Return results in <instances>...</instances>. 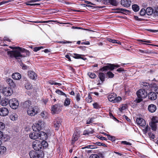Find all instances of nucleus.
I'll return each instance as SVG.
<instances>
[{"mask_svg":"<svg viewBox=\"0 0 158 158\" xmlns=\"http://www.w3.org/2000/svg\"><path fill=\"white\" fill-rule=\"evenodd\" d=\"M10 48L13 49V50L8 51L7 54L11 57H15L18 59L20 57H25L29 55V52L24 48H22L19 47H10Z\"/></svg>","mask_w":158,"mask_h":158,"instance_id":"1","label":"nucleus"},{"mask_svg":"<svg viewBox=\"0 0 158 158\" xmlns=\"http://www.w3.org/2000/svg\"><path fill=\"white\" fill-rule=\"evenodd\" d=\"M138 98L136 99L137 102L139 103L142 101L143 98H146L148 95L146 90L143 89H139L136 92Z\"/></svg>","mask_w":158,"mask_h":158,"instance_id":"2","label":"nucleus"},{"mask_svg":"<svg viewBox=\"0 0 158 158\" xmlns=\"http://www.w3.org/2000/svg\"><path fill=\"white\" fill-rule=\"evenodd\" d=\"M39 109L36 106H32L27 109V114L31 116H34L38 113Z\"/></svg>","mask_w":158,"mask_h":158,"instance_id":"3","label":"nucleus"},{"mask_svg":"<svg viewBox=\"0 0 158 158\" xmlns=\"http://www.w3.org/2000/svg\"><path fill=\"white\" fill-rule=\"evenodd\" d=\"M51 113L52 114H58L61 110V107L60 104H56L52 106Z\"/></svg>","mask_w":158,"mask_h":158,"instance_id":"4","label":"nucleus"},{"mask_svg":"<svg viewBox=\"0 0 158 158\" xmlns=\"http://www.w3.org/2000/svg\"><path fill=\"white\" fill-rule=\"evenodd\" d=\"M2 93L6 96H10L13 93V91L11 88L10 87H4L2 90Z\"/></svg>","mask_w":158,"mask_h":158,"instance_id":"5","label":"nucleus"},{"mask_svg":"<svg viewBox=\"0 0 158 158\" xmlns=\"http://www.w3.org/2000/svg\"><path fill=\"white\" fill-rule=\"evenodd\" d=\"M9 105L12 109H15L18 108L19 103L18 100L15 98H12L9 101Z\"/></svg>","mask_w":158,"mask_h":158,"instance_id":"6","label":"nucleus"},{"mask_svg":"<svg viewBox=\"0 0 158 158\" xmlns=\"http://www.w3.org/2000/svg\"><path fill=\"white\" fill-rule=\"evenodd\" d=\"M44 123L41 120H39L38 123L35 124L34 126L32 127L34 131H40L42 128V127L44 126Z\"/></svg>","mask_w":158,"mask_h":158,"instance_id":"7","label":"nucleus"},{"mask_svg":"<svg viewBox=\"0 0 158 158\" xmlns=\"http://www.w3.org/2000/svg\"><path fill=\"white\" fill-rule=\"evenodd\" d=\"M32 147L36 151H37L41 148L42 145L40 141L35 140L33 143Z\"/></svg>","mask_w":158,"mask_h":158,"instance_id":"8","label":"nucleus"},{"mask_svg":"<svg viewBox=\"0 0 158 158\" xmlns=\"http://www.w3.org/2000/svg\"><path fill=\"white\" fill-rule=\"evenodd\" d=\"M31 158H39L40 157V152L39 151H31L29 153Z\"/></svg>","mask_w":158,"mask_h":158,"instance_id":"9","label":"nucleus"},{"mask_svg":"<svg viewBox=\"0 0 158 158\" xmlns=\"http://www.w3.org/2000/svg\"><path fill=\"white\" fill-rule=\"evenodd\" d=\"M61 120L59 117H57L54 119L53 123L54 127L59 128L61 125Z\"/></svg>","mask_w":158,"mask_h":158,"instance_id":"10","label":"nucleus"},{"mask_svg":"<svg viewBox=\"0 0 158 158\" xmlns=\"http://www.w3.org/2000/svg\"><path fill=\"white\" fill-rule=\"evenodd\" d=\"M148 95L149 99L152 100H155L157 98V95L154 92H150L148 94Z\"/></svg>","mask_w":158,"mask_h":158,"instance_id":"11","label":"nucleus"},{"mask_svg":"<svg viewBox=\"0 0 158 158\" xmlns=\"http://www.w3.org/2000/svg\"><path fill=\"white\" fill-rule=\"evenodd\" d=\"M9 112L8 110L5 107H3L0 109V115L5 116L8 114Z\"/></svg>","mask_w":158,"mask_h":158,"instance_id":"12","label":"nucleus"},{"mask_svg":"<svg viewBox=\"0 0 158 158\" xmlns=\"http://www.w3.org/2000/svg\"><path fill=\"white\" fill-rule=\"evenodd\" d=\"M121 2L122 5L128 7L130 6L131 2L130 0H121Z\"/></svg>","mask_w":158,"mask_h":158,"instance_id":"13","label":"nucleus"},{"mask_svg":"<svg viewBox=\"0 0 158 158\" xmlns=\"http://www.w3.org/2000/svg\"><path fill=\"white\" fill-rule=\"evenodd\" d=\"M136 122L137 124L141 126H144L146 125L145 120L141 118H137Z\"/></svg>","mask_w":158,"mask_h":158,"instance_id":"14","label":"nucleus"},{"mask_svg":"<svg viewBox=\"0 0 158 158\" xmlns=\"http://www.w3.org/2000/svg\"><path fill=\"white\" fill-rule=\"evenodd\" d=\"M37 0H31L28 1L26 2V4L27 5H29L34 7H36L37 6L39 5V4L37 3H34V2L37 1Z\"/></svg>","mask_w":158,"mask_h":158,"instance_id":"15","label":"nucleus"},{"mask_svg":"<svg viewBox=\"0 0 158 158\" xmlns=\"http://www.w3.org/2000/svg\"><path fill=\"white\" fill-rule=\"evenodd\" d=\"M39 133L33 132L30 133L29 134L30 138L33 139H35L39 138Z\"/></svg>","mask_w":158,"mask_h":158,"instance_id":"16","label":"nucleus"},{"mask_svg":"<svg viewBox=\"0 0 158 158\" xmlns=\"http://www.w3.org/2000/svg\"><path fill=\"white\" fill-rule=\"evenodd\" d=\"M39 139L44 140L46 139L47 138V134L44 132L41 131L39 132Z\"/></svg>","mask_w":158,"mask_h":158,"instance_id":"17","label":"nucleus"},{"mask_svg":"<svg viewBox=\"0 0 158 158\" xmlns=\"http://www.w3.org/2000/svg\"><path fill=\"white\" fill-rule=\"evenodd\" d=\"M28 75L29 77L32 80L35 79L37 77L36 74L31 71L28 72Z\"/></svg>","mask_w":158,"mask_h":158,"instance_id":"18","label":"nucleus"},{"mask_svg":"<svg viewBox=\"0 0 158 158\" xmlns=\"http://www.w3.org/2000/svg\"><path fill=\"white\" fill-rule=\"evenodd\" d=\"M80 133L79 132H76L73 134L72 138V143H73L75 141L77 140L79 137Z\"/></svg>","mask_w":158,"mask_h":158,"instance_id":"19","label":"nucleus"},{"mask_svg":"<svg viewBox=\"0 0 158 158\" xmlns=\"http://www.w3.org/2000/svg\"><path fill=\"white\" fill-rule=\"evenodd\" d=\"M148 109L150 112L153 113L156 110V105L152 104L148 106Z\"/></svg>","mask_w":158,"mask_h":158,"instance_id":"20","label":"nucleus"},{"mask_svg":"<svg viewBox=\"0 0 158 158\" xmlns=\"http://www.w3.org/2000/svg\"><path fill=\"white\" fill-rule=\"evenodd\" d=\"M116 96V95L114 93L111 94L108 96V98L110 102H113L114 103Z\"/></svg>","mask_w":158,"mask_h":158,"instance_id":"21","label":"nucleus"},{"mask_svg":"<svg viewBox=\"0 0 158 158\" xmlns=\"http://www.w3.org/2000/svg\"><path fill=\"white\" fill-rule=\"evenodd\" d=\"M147 4L146 3H143L142 4V7L141 10H145V8L147 7ZM156 9H158V7L156 8H152L151 7H148L146 8V10H156Z\"/></svg>","mask_w":158,"mask_h":158,"instance_id":"22","label":"nucleus"},{"mask_svg":"<svg viewBox=\"0 0 158 158\" xmlns=\"http://www.w3.org/2000/svg\"><path fill=\"white\" fill-rule=\"evenodd\" d=\"M12 77L13 79L16 80H19L21 78V75L18 73H13Z\"/></svg>","mask_w":158,"mask_h":158,"instance_id":"23","label":"nucleus"},{"mask_svg":"<svg viewBox=\"0 0 158 158\" xmlns=\"http://www.w3.org/2000/svg\"><path fill=\"white\" fill-rule=\"evenodd\" d=\"M6 82L11 87L14 88L15 86V85L13 81V80L10 78H8L6 80Z\"/></svg>","mask_w":158,"mask_h":158,"instance_id":"24","label":"nucleus"},{"mask_svg":"<svg viewBox=\"0 0 158 158\" xmlns=\"http://www.w3.org/2000/svg\"><path fill=\"white\" fill-rule=\"evenodd\" d=\"M31 103L30 101L29 100L27 101L24 102L23 104V106L24 108H27L31 107Z\"/></svg>","mask_w":158,"mask_h":158,"instance_id":"25","label":"nucleus"},{"mask_svg":"<svg viewBox=\"0 0 158 158\" xmlns=\"http://www.w3.org/2000/svg\"><path fill=\"white\" fill-rule=\"evenodd\" d=\"M130 12V10H118L117 11L110 12L111 13H118L125 14L126 15L128 14Z\"/></svg>","mask_w":158,"mask_h":158,"instance_id":"26","label":"nucleus"},{"mask_svg":"<svg viewBox=\"0 0 158 158\" xmlns=\"http://www.w3.org/2000/svg\"><path fill=\"white\" fill-rule=\"evenodd\" d=\"M83 56L82 55H80L74 53L73 55V57L76 59H81L84 60H85L86 58H83L81 56Z\"/></svg>","mask_w":158,"mask_h":158,"instance_id":"27","label":"nucleus"},{"mask_svg":"<svg viewBox=\"0 0 158 158\" xmlns=\"http://www.w3.org/2000/svg\"><path fill=\"white\" fill-rule=\"evenodd\" d=\"M98 77L102 83L105 81V75L103 73H99Z\"/></svg>","mask_w":158,"mask_h":158,"instance_id":"28","label":"nucleus"},{"mask_svg":"<svg viewBox=\"0 0 158 158\" xmlns=\"http://www.w3.org/2000/svg\"><path fill=\"white\" fill-rule=\"evenodd\" d=\"M107 40L109 41L110 42H111L113 43H117L120 44H121V43L119 41L117 42L118 41L116 40H115L113 39H112L110 38H107Z\"/></svg>","mask_w":158,"mask_h":158,"instance_id":"29","label":"nucleus"},{"mask_svg":"<svg viewBox=\"0 0 158 158\" xmlns=\"http://www.w3.org/2000/svg\"><path fill=\"white\" fill-rule=\"evenodd\" d=\"M86 6L89 8H87V9H95V10H98V9L101 8L102 7L93 6L89 5H86Z\"/></svg>","mask_w":158,"mask_h":158,"instance_id":"30","label":"nucleus"},{"mask_svg":"<svg viewBox=\"0 0 158 158\" xmlns=\"http://www.w3.org/2000/svg\"><path fill=\"white\" fill-rule=\"evenodd\" d=\"M17 117L18 116L16 114H13L10 115V118L11 120L13 121H15L17 120Z\"/></svg>","mask_w":158,"mask_h":158,"instance_id":"31","label":"nucleus"},{"mask_svg":"<svg viewBox=\"0 0 158 158\" xmlns=\"http://www.w3.org/2000/svg\"><path fill=\"white\" fill-rule=\"evenodd\" d=\"M26 84L25 85V87L26 89H32V87L31 85L28 82L25 83Z\"/></svg>","mask_w":158,"mask_h":158,"instance_id":"32","label":"nucleus"},{"mask_svg":"<svg viewBox=\"0 0 158 158\" xmlns=\"http://www.w3.org/2000/svg\"><path fill=\"white\" fill-rule=\"evenodd\" d=\"M40 115L41 117L43 118H46L48 116V114L47 112L43 111L41 112Z\"/></svg>","mask_w":158,"mask_h":158,"instance_id":"33","label":"nucleus"},{"mask_svg":"<svg viewBox=\"0 0 158 158\" xmlns=\"http://www.w3.org/2000/svg\"><path fill=\"white\" fill-rule=\"evenodd\" d=\"M70 102V99L69 98H66L64 102V105L65 106H68L69 105Z\"/></svg>","mask_w":158,"mask_h":158,"instance_id":"34","label":"nucleus"},{"mask_svg":"<svg viewBox=\"0 0 158 158\" xmlns=\"http://www.w3.org/2000/svg\"><path fill=\"white\" fill-rule=\"evenodd\" d=\"M150 125L152 130L154 131L156 130V123L151 122V123L150 124Z\"/></svg>","mask_w":158,"mask_h":158,"instance_id":"35","label":"nucleus"},{"mask_svg":"<svg viewBox=\"0 0 158 158\" xmlns=\"http://www.w3.org/2000/svg\"><path fill=\"white\" fill-rule=\"evenodd\" d=\"M88 76L91 78H94L96 77V75L94 73L89 72L88 73Z\"/></svg>","mask_w":158,"mask_h":158,"instance_id":"36","label":"nucleus"},{"mask_svg":"<svg viewBox=\"0 0 158 158\" xmlns=\"http://www.w3.org/2000/svg\"><path fill=\"white\" fill-rule=\"evenodd\" d=\"M8 104V102L6 100H3L1 101V104L3 106H6Z\"/></svg>","mask_w":158,"mask_h":158,"instance_id":"37","label":"nucleus"},{"mask_svg":"<svg viewBox=\"0 0 158 158\" xmlns=\"http://www.w3.org/2000/svg\"><path fill=\"white\" fill-rule=\"evenodd\" d=\"M6 150V148L4 146H1L0 147V154L3 153Z\"/></svg>","mask_w":158,"mask_h":158,"instance_id":"38","label":"nucleus"},{"mask_svg":"<svg viewBox=\"0 0 158 158\" xmlns=\"http://www.w3.org/2000/svg\"><path fill=\"white\" fill-rule=\"evenodd\" d=\"M86 101L88 103H90L92 102V98L89 94L88 97L86 98Z\"/></svg>","mask_w":158,"mask_h":158,"instance_id":"39","label":"nucleus"},{"mask_svg":"<svg viewBox=\"0 0 158 158\" xmlns=\"http://www.w3.org/2000/svg\"><path fill=\"white\" fill-rule=\"evenodd\" d=\"M133 10H139V6L137 4H134L132 6Z\"/></svg>","mask_w":158,"mask_h":158,"instance_id":"40","label":"nucleus"},{"mask_svg":"<svg viewBox=\"0 0 158 158\" xmlns=\"http://www.w3.org/2000/svg\"><path fill=\"white\" fill-rule=\"evenodd\" d=\"M56 92L59 94V95H64L66 97V94L62 91H60V90H57L56 91Z\"/></svg>","mask_w":158,"mask_h":158,"instance_id":"41","label":"nucleus"},{"mask_svg":"<svg viewBox=\"0 0 158 158\" xmlns=\"http://www.w3.org/2000/svg\"><path fill=\"white\" fill-rule=\"evenodd\" d=\"M126 108L127 105L125 104H123V105L121 107L119 108V109L120 111L121 112H122V111L123 110H125L126 109Z\"/></svg>","mask_w":158,"mask_h":158,"instance_id":"42","label":"nucleus"},{"mask_svg":"<svg viewBox=\"0 0 158 158\" xmlns=\"http://www.w3.org/2000/svg\"><path fill=\"white\" fill-rule=\"evenodd\" d=\"M111 5L114 6H116L117 4L115 0H109V2Z\"/></svg>","mask_w":158,"mask_h":158,"instance_id":"43","label":"nucleus"},{"mask_svg":"<svg viewBox=\"0 0 158 158\" xmlns=\"http://www.w3.org/2000/svg\"><path fill=\"white\" fill-rule=\"evenodd\" d=\"M5 127V124L2 122H0V130H3Z\"/></svg>","mask_w":158,"mask_h":158,"instance_id":"44","label":"nucleus"},{"mask_svg":"<svg viewBox=\"0 0 158 158\" xmlns=\"http://www.w3.org/2000/svg\"><path fill=\"white\" fill-rule=\"evenodd\" d=\"M107 74L108 77L110 78H112L114 77V74L111 72H108L107 73Z\"/></svg>","mask_w":158,"mask_h":158,"instance_id":"45","label":"nucleus"},{"mask_svg":"<svg viewBox=\"0 0 158 158\" xmlns=\"http://www.w3.org/2000/svg\"><path fill=\"white\" fill-rule=\"evenodd\" d=\"M44 48L42 46L39 47H36L33 48V50L35 52H37V51L40 50L41 49L43 48Z\"/></svg>","mask_w":158,"mask_h":158,"instance_id":"46","label":"nucleus"},{"mask_svg":"<svg viewBox=\"0 0 158 158\" xmlns=\"http://www.w3.org/2000/svg\"><path fill=\"white\" fill-rule=\"evenodd\" d=\"M108 69H109V68H108V65L101 69L100 70L102 71H104L107 70Z\"/></svg>","mask_w":158,"mask_h":158,"instance_id":"47","label":"nucleus"},{"mask_svg":"<svg viewBox=\"0 0 158 158\" xmlns=\"http://www.w3.org/2000/svg\"><path fill=\"white\" fill-rule=\"evenodd\" d=\"M154 10H147L146 11V16L147 15H152L153 13H154Z\"/></svg>","mask_w":158,"mask_h":158,"instance_id":"48","label":"nucleus"},{"mask_svg":"<svg viewBox=\"0 0 158 158\" xmlns=\"http://www.w3.org/2000/svg\"><path fill=\"white\" fill-rule=\"evenodd\" d=\"M108 68H109V69L111 70H112L114 69V64H108Z\"/></svg>","mask_w":158,"mask_h":158,"instance_id":"49","label":"nucleus"},{"mask_svg":"<svg viewBox=\"0 0 158 158\" xmlns=\"http://www.w3.org/2000/svg\"><path fill=\"white\" fill-rule=\"evenodd\" d=\"M108 138L112 141H114L115 140V137L114 136L107 135Z\"/></svg>","mask_w":158,"mask_h":158,"instance_id":"50","label":"nucleus"},{"mask_svg":"<svg viewBox=\"0 0 158 158\" xmlns=\"http://www.w3.org/2000/svg\"><path fill=\"white\" fill-rule=\"evenodd\" d=\"M89 158H100L99 156L97 154H92L90 156Z\"/></svg>","mask_w":158,"mask_h":158,"instance_id":"51","label":"nucleus"},{"mask_svg":"<svg viewBox=\"0 0 158 158\" xmlns=\"http://www.w3.org/2000/svg\"><path fill=\"white\" fill-rule=\"evenodd\" d=\"M157 118L156 117H153L152 118V123H156L158 122V120L157 119Z\"/></svg>","mask_w":158,"mask_h":158,"instance_id":"52","label":"nucleus"},{"mask_svg":"<svg viewBox=\"0 0 158 158\" xmlns=\"http://www.w3.org/2000/svg\"><path fill=\"white\" fill-rule=\"evenodd\" d=\"M146 11L147 10H140L139 12V14L141 16L145 15L146 16Z\"/></svg>","mask_w":158,"mask_h":158,"instance_id":"53","label":"nucleus"},{"mask_svg":"<svg viewBox=\"0 0 158 158\" xmlns=\"http://www.w3.org/2000/svg\"><path fill=\"white\" fill-rule=\"evenodd\" d=\"M121 98L120 97H118L115 98L114 103L118 102V101L121 100Z\"/></svg>","mask_w":158,"mask_h":158,"instance_id":"54","label":"nucleus"},{"mask_svg":"<svg viewBox=\"0 0 158 158\" xmlns=\"http://www.w3.org/2000/svg\"><path fill=\"white\" fill-rule=\"evenodd\" d=\"M51 21H43L34 22L35 23H48L49 22Z\"/></svg>","mask_w":158,"mask_h":158,"instance_id":"55","label":"nucleus"},{"mask_svg":"<svg viewBox=\"0 0 158 158\" xmlns=\"http://www.w3.org/2000/svg\"><path fill=\"white\" fill-rule=\"evenodd\" d=\"M76 99L77 101H79L80 100V95L78 93L77 94L76 96Z\"/></svg>","mask_w":158,"mask_h":158,"instance_id":"56","label":"nucleus"},{"mask_svg":"<svg viewBox=\"0 0 158 158\" xmlns=\"http://www.w3.org/2000/svg\"><path fill=\"white\" fill-rule=\"evenodd\" d=\"M121 143L123 144H126L127 145H131V144L129 143L128 142L126 141H122L121 142Z\"/></svg>","mask_w":158,"mask_h":158,"instance_id":"57","label":"nucleus"},{"mask_svg":"<svg viewBox=\"0 0 158 158\" xmlns=\"http://www.w3.org/2000/svg\"><path fill=\"white\" fill-rule=\"evenodd\" d=\"M101 1H102V2L104 3H107L109 2V0H97V2H99Z\"/></svg>","mask_w":158,"mask_h":158,"instance_id":"58","label":"nucleus"},{"mask_svg":"<svg viewBox=\"0 0 158 158\" xmlns=\"http://www.w3.org/2000/svg\"><path fill=\"white\" fill-rule=\"evenodd\" d=\"M93 106L94 108L96 109L98 108L99 106L96 103H94L93 104Z\"/></svg>","mask_w":158,"mask_h":158,"instance_id":"59","label":"nucleus"},{"mask_svg":"<svg viewBox=\"0 0 158 158\" xmlns=\"http://www.w3.org/2000/svg\"><path fill=\"white\" fill-rule=\"evenodd\" d=\"M123 118L125 119L128 122H130V119L129 118H128L126 116L123 115Z\"/></svg>","mask_w":158,"mask_h":158,"instance_id":"60","label":"nucleus"},{"mask_svg":"<svg viewBox=\"0 0 158 158\" xmlns=\"http://www.w3.org/2000/svg\"><path fill=\"white\" fill-rule=\"evenodd\" d=\"M138 51L139 52H141L142 53H148V52H146L145 51L141 49H139Z\"/></svg>","mask_w":158,"mask_h":158,"instance_id":"61","label":"nucleus"},{"mask_svg":"<svg viewBox=\"0 0 158 158\" xmlns=\"http://www.w3.org/2000/svg\"><path fill=\"white\" fill-rule=\"evenodd\" d=\"M59 43H62V44H66L67 43H71V42L70 41H60L59 42Z\"/></svg>","mask_w":158,"mask_h":158,"instance_id":"62","label":"nucleus"},{"mask_svg":"<svg viewBox=\"0 0 158 158\" xmlns=\"http://www.w3.org/2000/svg\"><path fill=\"white\" fill-rule=\"evenodd\" d=\"M147 30L153 32L158 31V30H153L151 29H148Z\"/></svg>","mask_w":158,"mask_h":158,"instance_id":"63","label":"nucleus"},{"mask_svg":"<svg viewBox=\"0 0 158 158\" xmlns=\"http://www.w3.org/2000/svg\"><path fill=\"white\" fill-rule=\"evenodd\" d=\"M21 65L23 69H27V66L25 65L24 64H22Z\"/></svg>","mask_w":158,"mask_h":158,"instance_id":"64","label":"nucleus"}]
</instances>
